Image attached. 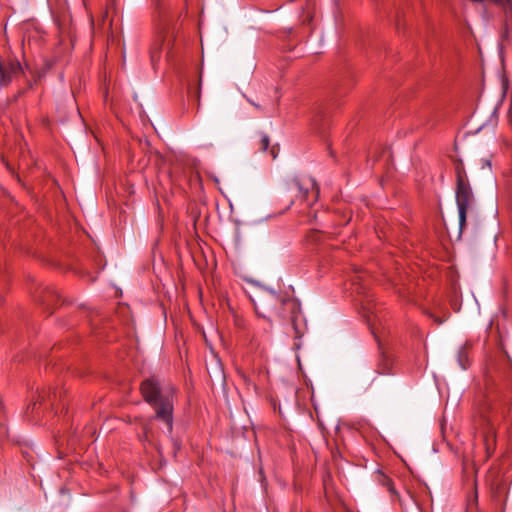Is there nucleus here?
I'll return each mask as SVG.
<instances>
[{
    "label": "nucleus",
    "instance_id": "nucleus-1",
    "mask_svg": "<svg viewBox=\"0 0 512 512\" xmlns=\"http://www.w3.org/2000/svg\"><path fill=\"white\" fill-rule=\"evenodd\" d=\"M140 389L145 401L155 410L154 418L163 422L167 432L171 434L173 430L174 389L170 385L163 386L156 377L144 380Z\"/></svg>",
    "mask_w": 512,
    "mask_h": 512
},
{
    "label": "nucleus",
    "instance_id": "nucleus-2",
    "mask_svg": "<svg viewBox=\"0 0 512 512\" xmlns=\"http://www.w3.org/2000/svg\"><path fill=\"white\" fill-rule=\"evenodd\" d=\"M455 199L458 208L459 230L461 233L466 225L467 212L474 201L469 179L456 181Z\"/></svg>",
    "mask_w": 512,
    "mask_h": 512
},
{
    "label": "nucleus",
    "instance_id": "nucleus-3",
    "mask_svg": "<svg viewBox=\"0 0 512 512\" xmlns=\"http://www.w3.org/2000/svg\"><path fill=\"white\" fill-rule=\"evenodd\" d=\"M23 72L17 59L0 60V90L8 87Z\"/></svg>",
    "mask_w": 512,
    "mask_h": 512
},
{
    "label": "nucleus",
    "instance_id": "nucleus-4",
    "mask_svg": "<svg viewBox=\"0 0 512 512\" xmlns=\"http://www.w3.org/2000/svg\"><path fill=\"white\" fill-rule=\"evenodd\" d=\"M289 189L296 192L297 195L302 198H305L311 189L316 190V193L318 194L316 183L314 179L310 177L292 180L289 184Z\"/></svg>",
    "mask_w": 512,
    "mask_h": 512
},
{
    "label": "nucleus",
    "instance_id": "nucleus-5",
    "mask_svg": "<svg viewBox=\"0 0 512 512\" xmlns=\"http://www.w3.org/2000/svg\"><path fill=\"white\" fill-rule=\"evenodd\" d=\"M282 304L291 312V321L292 325L295 329L296 337H300L302 334L298 329L297 321L299 318V310L300 306L299 304L294 301L293 299H284L282 301Z\"/></svg>",
    "mask_w": 512,
    "mask_h": 512
},
{
    "label": "nucleus",
    "instance_id": "nucleus-6",
    "mask_svg": "<svg viewBox=\"0 0 512 512\" xmlns=\"http://www.w3.org/2000/svg\"><path fill=\"white\" fill-rule=\"evenodd\" d=\"M163 43H164V37L162 35H160L153 42V44H152V46L150 48V59H151V63L153 65H155L156 62L159 61V59H160Z\"/></svg>",
    "mask_w": 512,
    "mask_h": 512
},
{
    "label": "nucleus",
    "instance_id": "nucleus-7",
    "mask_svg": "<svg viewBox=\"0 0 512 512\" xmlns=\"http://www.w3.org/2000/svg\"><path fill=\"white\" fill-rule=\"evenodd\" d=\"M392 365V359L389 356L382 354L379 364L377 366V371L379 374L383 375L390 374L392 371Z\"/></svg>",
    "mask_w": 512,
    "mask_h": 512
},
{
    "label": "nucleus",
    "instance_id": "nucleus-8",
    "mask_svg": "<svg viewBox=\"0 0 512 512\" xmlns=\"http://www.w3.org/2000/svg\"><path fill=\"white\" fill-rule=\"evenodd\" d=\"M377 481L379 482V484H381L382 486L386 487L387 490L392 495L396 494V491H395V488H394V485H393V481L388 476H386L385 474L379 472Z\"/></svg>",
    "mask_w": 512,
    "mask_h": 512
},
{
    "label": "nucleus",
    "instance_id": "nucleus-9",
    "mask_svg": "<svg viewBox=\"0 0 512 512\" xmlns=\"http://www.w3.org/2000/svg\"><path fill=\"white\" fill-rule=\"evenodd\" d=\"M456 181L468 179L464 164L462 160H456L454 163Z\"/></svg>",
    "mask_w": 512,
    "mask_h": 512
},
{
    "label": "nucleus",
    "instance_id": "nucleus-10",
    "mask_svg": "<svg viewBox=\"0 0 512 512\" xmlns=\"http://www.w3.org/2000/svg\"><path fill=\"white\" fill-rule=\"evenodd\" d=\"M259 137V149L261 151H267L270 144L269 136L264 133H260Z\"/></svg>",
    "mask_w": 512,
    "mask_h": 512
},
{
    "label": "nucleus",
    "instance_id": "nucleus-11",
    "mask_svg": "<svg viewBox=\"0 0 512 512\" xmlns=\"http://www.w3.org/2000/svg\"><path fill=\"white\" fill-rule=\"evenodd\" d=\"M240 376L241 378L243 379V381L245 382V384L249 387V386H252L253 388H255V385L251 382V380L244 374V373H240Z\"/></svg>",
    "mask_w": 512,
    "mask_h": 512
},
{
    "label": "nucleus",
    "instance_id": "nucleus-12",
    "mask_svg": "<svg viewBox=\"0 0 512 512\" xmlns=\"http://www.w3.org/2000/svg\"><path fill=\"white\" fill-rule=\"evenodd\" d=\"M270 155L272 156L273 159H275L277 157V155H278V147L277 146L271 147Z\"/></svg>",
    "mask_w": 512,
    "mask_h": 512
},
{
    "label": "nucleus",
    "instance_id": "nucleus-13",
    "mask_svg": "<svg viewBox=\"0 0 512 512\" xmlns=\"http://www.w3.org/2000/svg\"><path fill=\"white\" fill-rule=\"evenodd\" d=\"M28 409H31V411H32V412H34L35 410H37V409H38V404H37L36 402H34V403L32 404V407H30V406H29V407H28Z\"/></svg>",
    "mask_w": 512,
    "mask_h": 512
},
{
    "label": "nucleus",
    "instance_id": "nucleus-14",
    "mask_svg": "<svg viewBox=\"0 0 512 512\" xmlns=\"http://www.w3.org/2000/svg\"><path fill=\"white\" fill-rule=\"evenodd\" d=\"M459 361H460L461 367H462L463 369H465V365H463V364H462V360L460 359Z\"/></svg>",
    "mask_w": 512,
    "mask_h": 512
},
{
    "label": "nucleus",
    "instance_id": "nucleus-15",
    "mask_svg": "<svg viewBox=\"0 0 512 512\" xmlns=\"http://www.w3.org/2000/svg\"><path fill=\"white\" fill-rule=\"evenodd\" d=\"M197 98H198V100L200 99V91H198Z\"/></svg>",
    "mask_w": 512,
    "mask_h": 512
},
{
    "label": "nucleus",
    "instance_id": "nucleus-16",
    "mask_svg": "<svg viewBox=\"0 0 512 512\" xmlns=\"http://www.w3.org/2000/svg\"><path fill=\"white\" fill-rule=\"evenodd\" d=\"M2 410V403L0 402V411Z\"/></svg>",
    "mask_w": 512,
    "mask_h": 512
}]
</instances>
